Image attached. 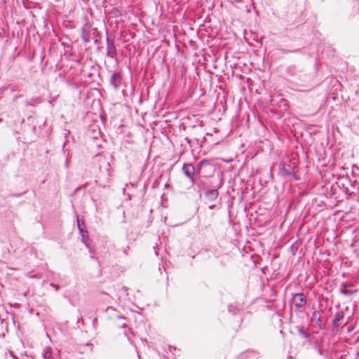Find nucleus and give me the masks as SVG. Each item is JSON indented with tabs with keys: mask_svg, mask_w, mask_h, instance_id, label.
<instances>
[{
	"mask_svg": "<svg viewBox=\"0 0 359 359\" xmlns=\"http://www.w3.org/2000/svg\"><path fill=\"white\" fill-rule=\"evenodd\" d=\"M297 330L298 334L301 335L304 339H310L311 334L309 332L308 330H306L303 327H301L299 326L297 327Z\"/></svg>",
	"mask_w": 359,
	"mask_h": 359,
	"instance_id": "ddd939ff",
	"label": "nucleus"
},
{
	"mask_svg": "<svg viewBox=\"0 0 359 359\" xmlns=\"http://www.w3.org/2000/svg\"><path fill=\"white\" fill-rule=\"evenodd\" d=\"M118 318H119V319H124V318L122 316H118Z\"/></svg>",
	"mask_w": 359,
	"mask_h": 359,
	"instance_id": "5701e85b",
	"label": "nucleus"
},
{
	"mask_svg": "<svg viewBox=\"0 0 359 359\" xmlns=\"http://www.w3.org/2000/svg\"><path fill=\"white\" fill-rule=\"evenodd\" d=\"M122 78L119 72H113L111 75L109 83L115 90H117L121 83Z\"/></svg>",
	"mask_w": 359,
	"mask_h": 359,
	"instance_id": "0eeeda50",
	"label": "nucleus"
},
{
	"mask_svg": "<svg viewBox=\"0 0 359 359\" xmlns=\"http://www.w3.org/2000/svg\"><path fill=\"white\" fill-rule=\"evenodd\" d=\"M123 290H126V291L127 290V288L126 287H123Z\"/></svg>",
	"mask_w": 359,
	"mask_h": 359,
	"instance_id": "a878e982",
	"label": "nucleus"
},
{
	"mask_svg": "<svg viewBox=\"0 0 359 359\" xmlns=\"http://www.w3.org/2000/svg\"><path fill=\"white\" fill-rule=\"evenodd\" d=\"M65 165H66V167H68V160H66Z\"/></svg>",
	"mask_w": 359,
	"mask_h": 359,
	"instance_id": "b1692460",
	"label": "nucleus"
},
{
	"mask_svg": "<svg viewBox=\"0 0 359 359\" xmlns=\"http://www.w3.org/2000/svg\"><path fill=\"white\" fill-rule=\"evenodd\" d=\"M280 51L283 54H287L288 53H301L302 52L301 49L287 50V49H283V48L280 49Z\"/></svg>",
	"mask_w": 359,
	"mask_h": 359,
	"instance_id": "2eb2a0df",
	"label": "nucleus"
},
{
	"mask_svg": "<svg viewBox=\"0 0 359 359\" xmlns=\"http://www.w3.org/2000/svg\"><path fill=\"white\" fill-rule=\"evenodd\" d=\"M292 301L297 310L303 312L307 302L305 294L302 292L296 293L292 295Z\"/></svg>",
	"mask_w": 359,
	"mask_h": 359,
	"instance_id": "f257e3e1",
	"label": "nucleus"
},
{
	"mask_svg": "<svg viewBox=\"0 0 359 359\" xmlns=\"http://www.w3.org/2000/svg\"><path fill=\"white\" fill-rule=\"evenodd\" d=\"M77 227L79 231V234L81 237V242L87 247L89 248L90 245L88 243L89 236L88 232L86 230V224L84 221L80 220L79 217H77Z\"/></svg>",
	"mask_w": 359,
	"mask_h": 359,
	"instance_id": "f03ea898",
	"label": "nucleus"
},
{
	"mask_svg": "<svg viewBox=\"0 0 359 359\" xmlns=\"http://www.w3.org/2000/svg\"><path fill=\"white\" fill-rule=\"evenodd\" d=\"M312 320H316L318 327L320 330L325 329V325L322 323L321 316L318 311H314L312 313Z\"/></svg>",
	"mask_w": 359,
	"mask_h": 359,
	"instance_id": "9d476101",
	"label": "nucleus"
},
{
	"mask_svg": "<svg viewBox=\"0 0 359 359\" xmlns=\"http://www.w3.org/2000/svg\"><path fill=\"white\" fill-rule=\"evenodd\" d=\"M348 286H349V285H347L346 283H344L342 285V287L340 289V293H341L344 295H346V296H351L357 292V290H346V287Z\"/></svg>",
	"mask_w": 359,
	"mask_h": 359,
	"instance_id": "f8f14e48",
	"label": "nucleus"
},
{
	"mask_svg": "<svg viewBox=\"0 0 359 359\" xmlns=\"http://www.w3.org/2000/svg\"><path fill=\"white\" fill-rule=\"evenodd\" d=\"M287 74L290 76H297L299 80L304 81L306 80L307 76L305 74H302V70L299 69L295 65H291L287 69Z\"/></svg>",
	"mask_w": 359,
	"mask_h": 359,
	"instance_id": "39448f33",
	"label": "nucleus"
},
{
	"mask_svg": "<svg viewBox=\"0 0 359 359\" xmlns=\"http://www.w3.org/2000/svg\"><path fill=\"white\" fill-rule=\"evenodd\" d=\"M271 102H272V103H273V102H275V99H274V98H273V99L271 100Z\"/></svg>",
	"mask_w": 359,
	"mask_h": 359,
	"instance_id": "393cba45",
	"label": "nucleus"
},
{
	"mask_svg": "<svg viewBox=\"0 0 359 359\" xmlns=\"http://www.w3.org/2000/svg\"><path fill=\"white\" fill-rule=\"evenodd\" d=\"M287 107V102L284 98H280L279 107H283V110H286Z\"/></svg>",
	"mask_w": 359,
	"mask_h": 359,
	"instance_id": "4468645a",
	"label": "nucleus"
},
{
	"mask_svg": "<svg viewBox=\"0 0 359 359\" xmlns=\"http://www.w3.org/2000/svg\"><path fill=\"white\" fill-rule=\"evenodd\" d=\"M208 208L210 209V210H212V209H215V208H218L217 205H210L208 206Z\"/></svg>",
	"mask_w": 359,
	"mask_h": 359,
	"instance_id": "aec40b11",
	"label": "nucleus"
},
{
	"mask_svg": "<svg viewBox=\"0 0 359 359\" xmlns=\"http://www.w3.org/2000/svg\"><path fill=\"white\" fill-rule=\"evenodd\" d=\"M25 193H20V194H11L12 196H14V197H20L22 195H23Z\"/></svg>",
	"mask_w": 359,
	"mask_h": 359,
	"instance_id": "6ab92c4d",
	"label": "nucleus"
},
{
	"mask_svg": "<svg viewBox=\"0 0 359 359\" xmlns=\"http://www.w3.org/2000/svg\"><path fill=\"white\" fill-rule=\"evenodd\" d=\"M117 55L116 48L114 42L107 37V56L110 58H115Z\"/></svg>",
	"mask_w": 359,
	"mask_h": 359,
	"instance_id": "423d86ee",
	"label": "nucleus"
},
{
	"mask_svg": "<svg viewBox=\"0 0 359 359\" xmlns=\"http://www.w3.org/2000/svg\"><path fill=\"white\" fill-rule=\"evenodd\" d=\"M50 285L51 287H53V288H55V290L56 291L59 290V289H60L59 285H56V284H54V283H51L50 284Z\"/></svg>",
	"mask_w": 359,
	"mask_h": 359,
	"instance_id": "a211bd4d",
	"label": "nucleus"
},
{
	"mask_svg": "<svg viewBox=\"0 0 359 359\" xmlns=\"http://www.w3.org/2000/svg\"><path fill=\"white\" fill-rule=\"evenodd\" d=\"M11 90H12V91H13V92H14V91H15V90H17V89H16L15 86H12V87H11Z\"/></svg>",
	"mask_w": 359,
	"mask_h": 359,
	"instance_id": "4be33fe9",
	"label": "nucleus"
},
{
	"mask_svg": "<svg viewBox=\"0 0 359 359\" xmlns=\"http://www.w3.org/2000/svg\"><path fill=\"white\" fill-rule=\"evenodd\" d=\"M196 182H199V186H197V187H198V188L199 189H201V187H202V185L203 184V180H196ZM200 191H200V190H198V192H200Z\"/></svg>",
	"mask_w": 359,
	"mask_h": 359,
	"instance_id": "f3484780",
	"label": "nucleus"
},
{
	"mask_svg": "<svg viewBox=\"0 0 359 359\" xmlns=\"http://www.w3.org/2000/svg\"><path fill=\"white\" fill-rule=\"evenodd\" d=\"M315 347L317 349L318 353L320 355H323V350L320 347V346H319V344H318V343L317 341L315 343Z\"/></svg>",
	"mask_w": 359,
	"mask_h": 359,
	"instance_id": "dca6fc26",
	"label": "nucleus"
},
{
	"mask_svg": "<svg viewBox=\"0 0 359 359\" xmlns=\"http://www.w3.org/2000/svg\"><path fill=\"white\" fill-rule=\"evenodd\" d=\"M183 173L188 177L191 184H196V186H199V182H196V179L194 178L195 174V168L191 163H184L182 166Z\"/></svg>",
	"mask_w": 359,
	"mask_h": 359,
	"instance_id": "20e7f679",
	"label": "nucleus"
},
{
	"mask_svg": "<svg viewBox=\"0 0 359 359\" xmlns=\"http://www.w3.org/2000/svg\"><path fill=\"white\" fill-rule=\"evenodd\" d=\"M119 327H121V328H125L127 327L126 323H123L119 325Z\"/></svg>",
	"mask_w": 359,
	"mask_h": 359,
	"instance_id": "412c9836",
	"label": "nucleus"
},
{
	"mask_svg": "<svg viewBox=\"0 0 359 359\" xmlns=\"http://www.w3.org/2000/svg\"><path fill=\"white\" fill-rule=\"evenodd\" d=\"M205 199L209 202L215 201L219 196V191L217 189H207L204 192Z\"/></svg>",
	"mask_w": 359,
	"mask_h": 359,
	"instance_id": "6e6552de",
	"label": "nucleus"
},
{
	"mask_svg": "<svg viewBox=\"0 0 359 359\" xmlns=\"http://www.w3.org/2000/svg\"><path fill=\"white\" fill-rule=\"evenodd\" d=\"M43 359H60L57 355H53L50 347H46L43 352Z\"/></svg>",
	"mask_w": 359,
	"mask_h": 359,
	"instance_id": "9b49d317",
	"label": "nucleus"
},
{
	"mask_svg": "<svg viewBox=\"0 0 359 359\" xmlns=\"http://www.w3.org/2000/svg\"><path fill=\"white\" fill-rule=\"evenodd\" d=\"M279 166L280 175L285 176H292L295 180H298L295 176L294 168L296 167L294 165V163H293L292 165L290 163L281 162Z\"/></svg>",
	"mask_w": 359,
	"mask_h": 359,
	"instance_id": "7ed1b4c3",
	"label": "nucleus"
},
{
	"mask_svg": "<svg viewBox=\"0 0 359 359\" xmlns=\"http://www.w3.org/2000/svg\"><path fill=\"white\" fill-rule=\"evenodd\" d=\"M344 318V313L343 311H338L336 313L334 318L332 321V325L334 327H339L341 325V321Z\"/></svg>",
	"mask_w": 359,
	"mask_h": 359,
	"instance_id": "1a4fd4ad",
	"label": "nucleus"
}]
</instances>
